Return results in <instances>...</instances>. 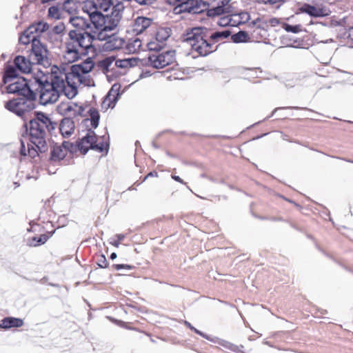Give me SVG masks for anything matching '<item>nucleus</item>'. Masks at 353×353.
I'll use <instances>...</instances> for the list:
<instances>
[{"label":"nucleus","mask_w":353,"mask_h":353,"mask_svg":"<svg viewBox=\"0 0 353 353\" xmlns=\"http://www.w3.org/2000/svg\"><path fill=\"white\" fill-rule=\"evenodd\" d=\"M188 189H189L191 192H192V190L190 188V187H188Z\"/></svg>","instance_id":"61"},{"label":"nucleus","mask_w":353,"mask_h":353,"mask_svg":"<svg viewBox=\"0 0 353 353\" xmlns=\"http://www.w3.org/2000/svg\"><path fill=\"white\" fill-rule=\"evenodd\" d=\"M119 88H120V85H119L117 84L113 85L111 90L109 91V92L105 99L104 103L105 101H109L110 103L112 101H116L117 97L119 96L118 91H119Z\"/></svg>","instance_id":"33"},{"label":"nucleus","mask_w":353,"mask_h":353,"mask_svg":"<svg viewBox=\"0 0 353 353\" xmlns=\"http://www.w3.org/2000/svg\"><path fill=\"white\" fill-rule=\"evenodd\" d=\"M20 154L22 156L28 155V150H26V145H25L24 141H23V140H21Z\"/></svg>","instance_id":"47"},{"label":"nucleus","mask_w":353,"mask_h":353,"mask_svg":"<svg viewBox=\"0 0 353 353\" xmlns=\"http://www.w3.org/2000/svg\"><path fill=\"white\" fill-rule=\"evenodd\" d=\"M62 12L58 6H51L48 8V16L53 19L61 18Z\"/></svg>","instance_id":"34"},{"label":"nucleus","mask_w":353,"mask_h":353,"mask_svg":"<svg viewBox=\"0 0 353 353\" xmlns=\"http://www.w3.org/2000/svg\"><path fill=\"white\" fill-rule=\"evenodd\" d=\"M82 10L84 12L87 13L88 17L98 10L97 1L92 0H88L83 3Z\"/></svg>","instance_id":"31"},{"label":"nucleus","mask_w":353,"mask_h":353,"mask_svg":"<svg viewBox=\"0 0 353 353\" xmlns=\"http://www.w3.org/2000/svg\"><path fill=\"white\" fill-rule=\"evenodd\" d=\"M148 61L153 68H163L175 62V52H153L149 55Z\"/></svg>","instance_id":"14"},{"label":"nucleus","mask_w":353,"mask_h":353,"mask_svg":"<svg viewBox=\"0 0 353 353\" xmlns=\"http://www.w3.org/2000/svg\"><path fill=\"white\" fill-rule=\"evenodd\" d=\"M28 28L21 34L19 37V43L23 45H26L32 43V47L33 46V42L34 41H39L37 39V36L32 33H28Z\"/></svg>","instance_id":"30"},{"label":"nucleus","mask_w":353,"mask_h":353,"mask_svg":"<svg viewBox=\"0 0 353 353\" xmlns=\"http://www.w3.org/2000/svg\"><path fill=\"white\" fill-rule=\"evenodd\" d=\"M35 77L41 79L35 82V89H33L35 98L39 94L40 103L46 105L57 101L61 92L49 83V73L39 70L35 72Z\"/></svg>","instance_id":"6"},{"label":"nucleus","mask_w":353,"mask_h":353,"mask_svg":"<svg viewBox=\"0 0 353 353\" xmlns=\"http://www.w3.org/2000/svg\"><path fill=\"white\" fill-rule=\"evenodd\" d=\"M344 37L353 41V27H350L345 30Z\"/></svg>","instance_id":"46"},{"label":"nucleus","mask_w":353,"mask_h":353,"mask_svg":"<svg viewBox=\"0 0 353 353\" xmlns=\"http://www.w3.org/2000/svg\"><path fill=\"white\" fill-rule=\"evenodd\" d=\"M29 243H36V241H33V237L29 241Z\"/></svg>","instance_id":"60"},{"label":"nucleus","mask_w":353,"mask_h":353,"mask_svg":"<svg viewBox=\"0 0 353 353\" xmlns=\"http://www.w3.org/2000/svg\"><path fill=\"white\" fill-rule=\"evenodd\" d=\"M126 59L128 61H130V65H129V67L134 66L136 64V62H137L136 59L132 58V59Z\"/></svg>","instance_id":"55"},{"label":"nucleus","mask_w":353,"mask_h":353,"mask_svg":"<svg viewBox=\"0 0 353 353\" xmlns=\"http://www.w3.org/2000/svg\"><path fill=\"white\" fill-rule=\"evenodd\" d=\"M63 9L69 14H72L76 10L75 4L70 0H65L63 4Z\"/></svg>","instance_id":"39"},{"label":"nucleus","mask_w":353,"mask_h":353,"mask_svg":"<svg viewBox=\"0 0 353 353\" xmlns=\"http://www.w3.org/2000/svg\"><path fill=\"white\" fill-rule=\"evenodd\" d=\"M116 237L118 241L121 242L124 239L125 236L123 234H117Z\"/></svg>","instance_id":"56"},{"label":"nucleus","mask_w":353,"mask_h":353,"mask_svg":"<svg viewBox=\"0 0 353 353\" xmlns=\"http://www.w3.org/2000/svg\"><path fill=\"white\" fill-rule=\"evenodd\" d=\"M117 258V254L115 252H112L111 254H110V259H114Z\"/></svg>","instance_id":"57"},{"label":"nucleus","mask_w":353,"mask_h":353,"mask_svg":"<svg viewBox=\"0 0 353 353\" xmlns=\"http://www.w3.org/2000/svg\"><path fill=\"white\" fill-rule=\"evenodd\" d=\"M57 112L65 117L71 118L77 116H83L84 108L73 101H67L61 102L57 108Z\"/></svg>","instance_id":"15"},{"label":"nucleus","mask_w":353,"mask_h":353,"mask_svg":"<svg viewBox=\"0 0 353 353\" xmlns=\"http://www.w3.org/2000/svg\"><path fill=\"white\" fill-rule=\"evenodd\" d=\"M307 1V3H305V4H311V5H314V6H316V5H323L321 1H322V0H306Z\"/></svg>","instance_id":"52"},{"label":"nucleus","mask_w":353,"mask_h":353,"mask_svg":"<svg viewBox=\"0 0 353 353\" xmlns=\"http://www.w3.org/2000/svg\"><path fill=\"white\" fill-rule=\"evenodd\" d=\"M268 23L271 26L275 27V26H276L277 25H279L280 23V20L279 19H277V18L272 17V18H270L268 20Z\"/></svg>","instance_id":"49"},{"label":"nucleus","mask_w":353,"mask_h":353,"mask_svg":"<svg viewBox=\"0 0 353 353\" xmlns=\"http://www.w3.org/2000/svg\"><path fill=\"white\" fill-rule=\"evenodd\" d=\"M117 0H97L98 10L107 12L117 4Z\"/></svg>","instance_id":"28"},{"label":"nucleus","mask_w":353,"mask_h":353,"mask_svg":"<svg viewBox=\"0 0 353 353\" xmlns=\"http://www.w3.org/2000/svg\"><path fill=\"white\" fill-rule=\"evenodd\" d=\"M31 100L26 97L14 99L6 102L4 106L9 111L21 117L34 108V104Z\"/></svg>","instance_id":"13"},{"label":"nucleus","mask_w":353,"mask_h":353,"mask_svg":"<svg viewBox=\"0 0 353 353\" xmlns=\"http://www.w3.org/2000/svg\"><path fill=\"white\" fill-rule=\"evenodd\" d=\"M151 19L144 17H137L133 24V31L136 34H140L144 32L152 25Z\"/></svg>","instance_id":"21"},{"label":"nucleus","mask_w":353,"mask_h":353,"mask_svg":"<svg viewBox=\"0 0 353 353\" xmlns=\"http://www.w3.org/2000/svg\"><path fill=\"white\" fill-rule=\"evenodd\" d=\"M37 81H41V79L39 77H35V72H34L28 80L24 78L17 79L10 83L7 90L9 93H17L23 97L34 99L35 94H33V89H35V82H38Z\"/></svg>","instance_id":"7"},{"label":"nucleus","mask_w":353,"mask_h":353,"mask_svg":"<svg viewBox=\"0 0 353 353\" xmlns=\"http://www.w3.org/2000/svg\"><path fill=\"white\" fill-rule=\"evenodd\" d=\"M230 30L217 31L210 36V41L206 39V29L201 27L192 28L187 32L185 41L190 46L193 52L200 56H206L216 50L214 43L228 38Z\"/></svg>","instance_id":"4"},{"label":"nucleus","mask_w":353,"mask_h":353,"mask_svg":"<svg viewBox=\"0 0 353 353\" xmlns=\"http://www.w3.org/2000/svg\"><path fill=\"white\" fill-rule=\"evenodd\" d=\"M97 264L100 268H105L108 267V261L104 255L99 256Z\"/></svg>","instance_id":"41"},{"label":"nucleus","mask_w":353,"mask_h":353,"mask_svg":"<svg viewBox=\"0 0 353 353\" xmlns=\"http://www.w3.org/2000/svg\"><path fill=\"white\" fill-rule=\"evenodd\" d=\"M71 146L72 144L69 141H63L61 144H54L51 148L50 159L54 161L63 159Z\"/></svg>","instance_id":"18"},{"label":"nucleus","mask_w":353,"mask_h":353,"mask_svg":"<svg viewBox=\"0 0 353 353\" xmlns=\"http://www.w3.org/2000/svg\"><path fill=\"white\" fill-rule=\"evenodd\" d=\"M6 74L8 77L14 78L16 77L15 70L11 67L8 68L6 70Z\"/></svg>","instance_id":"50"},{"label":"nucleus","mask_w":353,"mask_h":353,"mask_svg":"<svg viewBox=\"0 0 353 353\" xmlns=\"http://www.w3.org/2000/svg\"><path fill=\"white\" fill-rule=\"evenodd\" d=\"M230 22H231V19L228 16H227V17H223L220 18L219 20L218 21L217 23L220 26H226L228 25H230Z\"/></svg>","instance_id":"42"},{"label":"nucleus","mask_w":353,"mask_h":353,"mask_svg":"<svg viewBox=\"0 0 353 353\" xmlns=\"http://www.w3.org/2000/svg\"><path fill=\"white\" fill-rule=\"evenodd\" d=\"M17 68L23 73H30L32 70V64H34L29 58L26 59L23 56H17L14 60Z\"/></svg>","instance_id":"23"},{"label":"nucleus","mask_w":353,"mask_h":353,"mask_svg":"<svg viewBox=\"0 0 353 353\" xmlns=\"http://www.w3.org/2000/svg\"><path fill=\"white\" fill-rule=\"evenodd\" d=\"M119 243H120V242L117 241L114 242V243H113V245H114V246H116V247H118V246H119Z\"/></svg>","instance_id":"58"},{"label":"nucleus","mask_w":353,"mask_h":353,"mask_svg":"<svg viewBox=\"0 0 353 353\" xmlns=\"http://www.w3.org/2000/svg\"><path fill=\"white\" fill-rule=\"evenodd\" d=\"M282 28L285 31L293 33H299L302 30V27L301 25L292 26L288 23H283L282 24Z\"/></svg>","instance_id":"37"},{"label":"nucleus","mask_w":353,"mask_h":353,"mask_svg":"<svg viewBox=\"0 0 353 353\" xmlns=\"http://www.w3.org/2000/svg\"><path fill=\"white\" fill-rule=\"evenodd\" d=\"M231 0H213L214 6L207 11L208 16L214 17L226 13L229 10L228 4Z\"/></svg>","instance_id":"20"},{"label":"nucleus","mask_w":353,"mask_h":353,"mask_svg":"<svg viewBox=\"0 0 353 353\" xmlns=\"http://www.w3.org/2000/svg\"><path fill=\"white\" fill-rule=\"evenodd\" d=\"M56 123L43 112H38L34 119L30 121V134L28 152L34 158L39 152H46L48 149V132L55 128Z\"/></svg>","instance_id":"1"},{"label":"nucleus","mask_w":353,"mask_h":353,"mask_svg":"<svg viewBox=\"0 0 353 353\" xmlns=\"http://www.w3.org/2000/svg\"><path fill=\"white\" fill-rule=\"evenodd\" d=\"M29 57L34 64L41 65L44 68H48L51 64L48 50L45 45L41 43L40 40L33 42Z\"/></svg>","instance_id":"12"},{"label":"nucleus","mask_w":353,"mask_h":353,"mask_svg":"<svg viewBox=\"0 0 353 353\" xmlns=\"http://www.w3.org/2000/svg\"><path fill=\"white\" fill-rule=\"evenodd\" d=\"M125 46L129 53H136L140 50L142 46V41L139 38H133L125 43Z\"/></svg>","instance_id":"27"},{"label":"nucleus","mask_w":353,"mask_h":353,"mask_svg":"<svg viewBox=\"0 0 353 353\" xmlns=\"http://www.w3.org/2000/svg\"><path fill=\"white\" fill-rule=\"evenodd\" d=\"M152 176V172H150L144 179V180H145L149 176Z\"/></svg>","instance_id":"59"},{"label":"nucleus","mask_w":353,"mask_h":353,"mask_svg":"<svg viewBox=\"0 0 353 353\" xmlns=\"http://www.w3.org/2000/svg\"><path fill=\"white\" fill-rule=\"evenodd\" d=\"M184 324L188 327L190 330H193L195 333L202 336L204 338H206L207 339V336L201 332H200L199 330H198L197 329H196L194 327H193L188 321H185L184 322Z\"/></svg>","instance_id":"45"},{"label":"nucleus","mask_w":353,"mask_h":353,"mask_svg":"<svg viewBox=\"0 0 353 353\" xmlns=\"http://www.w3.org/2000/svg\"><path fill=\"white\" fill-rule=\"evenodd\" d=\"M91 71H84L83 73L79 72L78 77L72 79V81H68V83L64 85V89L61 90V93H64L68 99H71L77 96L78 94V87L81 85L83 86H91L93 83V80L90 77Z\"/></svg>","instance_id":"10"},{"label":"nucleus","mask_w":353,"mask_h":353,"mask_svg":"<svg viewBox=\"0 0 353 353\" xmlns=\"http://www.w3.org/2000/svg\"><path fill=\"white\" fill-rule=\"evenodd\" d=\"M48 239V236L46 234H41L39 236H34L33 241H36V243H28L30 246H38L44 244Z\"/></svg>","instance_id":"36"},{"label":"nucleus","mask_w":353,"mask_h":353,"mask_svg":"<svg viewBox=\"0 0 353 353\" xmlns=\"http://www.w3.org/2000/svg\"><path fill=\"white\" fill-rule=\"evenodd\" d=\"M130 61H128L126 59H119L116 61L115 64L118 68H124L129 67V65H130Z\"/></svg>","instance_id":"40"},{"label":"nucleus","mask_w":353,"mask_h":353,"mask_svg":"<svg viewBox=\"0 0 353 353\" xmlns=\"http://www.w3.org/2000/svg\"><path fill=\"white\" fill-rule=\"evenodd\" d=\"M249 39L247 32L244 31H239V32L232 35V39L234 43L245 42Z\"/></svg>","instance_id":"35"},{"label":"nucleus","mask_w":353,"mask_h":353,"mask_svg":"<svg viewBox=\"0 0 353 353\" xmlns=\"http://www.w3.org/2000/svg\"><path fill=\"white\" fill-rule=\"evenodd\" d=\"M65 29V26H64V24L63 23H60L59 25H57L54 28V32L56 33V34H61L63 32V31Z\"/></svg>","instance_id":"48"},{"label":"nucleus","mask_w":353,"mask_h":353,"mask_svg":"<svg viewBox=\"0 0 353 353\" xmlns=\"http://www.w3.org/2000/svg\"><path fill=\"white\" fill-rule=\"evenodd\" d=\"M170 5L174 6L176 14L183 12L200 14L207 10V5L203 0H166Z\"/></svg>","instance_id":"8"},{"label":"nucleus","mask_w":353,"mask_h":353,"mask_svg":"<svg viewBox=\"0 0 353 353\" xmlns=\"http://www.w3.org/2000/svg\"><path fill=\"white\" fill-rule=\"evenodd\" d=\"M107 146L108 145L104 143L103 137H97L95 133L90 130L78 143L79 150L84 154L87 153L89 149L101 152L105 150Z\"/></svg>","instance_id":"11"},{"label":"nucleus","mask_w":353,"mask_h":353,"mask_svg":"<svg viewBox=\"0 0 353 353\" xmlns=\"http://www.w3.org/2000/svg\"><path fill=\"white\" fill-rule=\"evenodd\" d=\"M123 9L124 6L122 3H117L113 7L111 14H103L101 11L97 10L88 18L90 21V26L92 24L96 29H99L107 26L109 22L112 21V19L116 18L115 17H117L119 21H121Z\"/></svg>","instance_id":"9"},{"label":"nucleus","mask_w":353,"mask_h":353,"mask_svg":"<svg viewBox=\"0 0 353 353\" xmlns=\"http://www.w3.org/2000/svg\"><path fill=\"white\" fill-rule=\"evenodd\" d=\"M92 127L96 128L99 125L100 115L99 111L94 108H90L88 111Z\"/></svg>","instance_id":"32"},{"label":"nucleus","mask_w":353,"mask_h":353,"mask_svg":"<svg viewBox=\"0 0 353 353\" xmlns=\"http://www.w3.org/2000/svg\"><path fill=\"white\" fill-rule=\"evenodd\" d=\"M285 108H294V109H298L299 108H298V107L276 108H275V109L273 110V112H272V115H271V116H273V115H274V114L277 110H281V109H285Z\"/></svg>","instance_id":"54"},{"label":"nucleus","mask_w":353,"mask_h":353,"mask_svg":"<svg viewBox=\"0 0 353 353\" xmlns=\"http://www.w3.org/2000/svg\"><path fill=\"white\" fill-rule=\"evenodd\" d=\"M125 45V41L117 35L113 34L103 46V48L108 51H113L123 48Z\"/></svg>","instance_id":"22"},{"label":"nucleus","mask_w":353,"mask_h":353,"mask_svg":"<svg viewBox=\"0 0 353 353\" xmlns=\"http://www.w3.org/2000/svg\"><path fill=\"white\" fill-rule=\"evenodd\" d=\"M49 29V25L47 22L40 21L37 23H34L30 25L28 28V33H32L37 37L41 35L42 33L46 32Z\"/></svg>","instance_id":"26"},{"label":"nucleus","mask_w":353,"mask_h":353,"mask_svg":"<svg viewBox=\"0 0 353 353\" xmlns=\"http://www.w3.org/2000/svg\"><path fill=\"white\" fill-rule=\"evenodd\" d=\"M283 1L284 0H261V2H263L265 4L269 3L271 5L276 4L278 3H282Z\"/></svg>","instance_id":"51"},{"label":"nucleus","mask_w":353,"mask_h":353,"mask_svg":"<svg viewBox=\"0 0 353 353\" xmlns=\"http://www.w3.org/2000/svg\"><path fill=\"white\" fill-rule=\"evenodd\" d=\"M115 17L116 18L112 19V21L109 22L107 26L97 29L99 30V32L97 34V39L98 40L105 41L106 42L109 40L110 37H112L113 33L110 34V32L114 30L120 22V21H119V18L117 17Z\"/></svg>","instance_id":"19"},{"label":"nucleus","mask_w":353,"mask_h":353,"mask_svg":"<svg viewBox=\"0 0 353 353\" xmlns=\"http://www.w3.org/2000/svg\"><path fill=\"white\" fill-rule=\"evenodd\" d=\"M147 46H148L149 50L154 51V52H157V51H159V50H161L163 48V44L161 43H159L155 40V41H151L148 42Z\"/></svg>","instance_id":"38"},{"label":"nucleus","mask_w":353,"mask_h":353,"mask_svg":"<svg viewBox=\"0 0 353 353\" xmlns=\"http://www.w3.org/2000/svg\"><path fill=\"white\" fill-rule=\"evenodd\" d=\"M90 21L88 19L81 16H72L69 19V23L73 27L72 30L68 32H77L83 33V32H88L91 28Z\"/></svg>","instance_id":"17"},{"label":"nucleus","mask_w":353,"mask_h":353,"mask_svg":"<svg viewBox=\"0 0 353 353\" xmlns=\"http://www.w3.org/2000/svg\"><path fill=\"white\" fill-rule=\"evenodd\" d=\"M95 37L90 32H68L63 43L62 59L65 63L75 62L94 52Z\"/></svg>","instance_id":"2"},{"label":"nucleus","mask_w":353,"mask_h":353,"mask_svg":"<svg viewBox=\"0 0 353 353\" xmlns=\"http://www.w3.org/2000/svg\"><path fill=\"white\" fill-rule=\"evenodd\" d=\"M23 325L21 319L14 317H6L1 321L0 328L8 330L12 327H20Z\"/></svg>","instance_id":"25"},{"label":"nucleus","mask_w":353,"mask_h":353,"mask_svg":"<svg viewBox=\"0 0 353 353\" xmlns=\"http://www.w3.org/2000/svg\"><path fill=\"white\" fill-rule=\"evenodd\" d=\"M95 37L90 32H68L63 43L62 59L65 63L75 62L94 52Z\"/></svg>","instance_id":"3"},{"label":"nucleus","mask_w":353,"mask_h":353,"mask_svg":"<svg viewBox=\"0 0 353 353\" xmlns=\"http://www.w3.org/2000/svg\"><path fill=\"white\" fill-rule=\"evenodd\" d=\"M75 128L74 122L71 118L65 117L60 123L59 130L64 137H68L74 133Z\"/></svg>","instance_id":"24"},{"label":"nucleus","mask_w":353,"mask_h":353,"mask_svg":"<svg viewBox=\"0 0 353 353\" xmlns=\"http://www.w3.org/2000/svg\"><path fill=\"white\" fill-rule=\"evenodd\" d=\"M112 268L116 270L133 269V266L127 264H114Z\"/></svg>","instance_id":"43"},{"label":"nucleus","mask_w":353,"mask_h":353,"mask_svg":"<svg viewBox=\"0 0 353 353\" xmlns=\"http://www.w3.org/2000/svg\"><path fill=\"white\" fill-rule=\"evenodd\" d=\"M298 10L313 17H323L330 13V10L324 5L302 4L298 8Z\"/></svg>","instance_id":"16"},{"label":"nucleus","mask_w":353,"mask_h":353,"mask_svg":"<svg viewBox=\"0 0 353 353\" xmlns=\"http://www.w3.org/2000/svg\"><path fill=\"white\" fill-rule=\"evenodd\" d=\"M94 66V63L91 58H87L81 63L72 65L69 72H66L64 68L54 65L50 68L49 83L61 92L64 89V85L68 83V81L78 77L79 72L83 73V70L86 72L92 71Z\"/></svg>","instance_id":"5"},{"label":"nucleus","mask_w":353,"mask_h":353,"mask_svg":"<svg viewBox=\"0 0 353 353\" xmlns=\"http://www.w3.org/2000/svg\"><path fill=\"white\" fill-rule=\"evenodd\" d=\"M170 29L168 28H160L157 30L155 36V40L163 44V43L170 37Z\"/></svg>","instance_id":"29"},{"label":"nucleus","mask_w":353,"mask_h":353,"mask_svg":"<svg viewBox=\"0 0 353 353\" xmlns=\"http://www.w3.org/2000/svg\"><path fill=\"white\" fill-rule=\"evenodd\" d=\"M157 1V0H136V2L141 6H152Z\"/></svg>","instance_id":"44"},{"label":"nucleus","mask_w":353,"mask_h":353,"mask_svg":"<svg viewBox=\"0 0 353 353\" xmlns=\"http://www.w3.org/2000/svg\"><path fill=\"white\" fill-rule=\"evenodd\" d=\"M172 178L174 181H177V182H179V183H182V184H185V183L184 182V181H183L182 179H181L179 176H176V175H172Z\"/></svg>","instance_id":"53"}]
</instances>
